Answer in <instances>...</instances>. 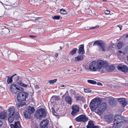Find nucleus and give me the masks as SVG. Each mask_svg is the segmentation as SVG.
<instances>
[{
  "label": "nucleus",
  "instance_id": "obj_1",
  "mask_svg": "<svg viewBox=\"0 0 128 128\" xmlns=\"http://www.w3.org/2000/svg\"><path fill=\"white\" fill-rule=\"evenodd\" d=\"M9 112L8 114V120L10 123H12L14 121V117L16 119L19 118V114L18 112H15V109L13 108H10L8 110Z\"/></svg>",
  "mask_w": 128,
  "mask_h": 128
},
{
  "label": "nucleus",
  "instance_id": "obj_2",
  "mask_svg": "<svg viewBox=\"0 0 128 128\" xmlns=\"http://www.w3.org/2000/svg\"><path fill=\"white\" fill-rule=\"evenodd\" d=\"M97 45L98 46V50L100 51H108L110 50L112 47L109 46L107 48L106 47V44L103 43L100 40H97L94 42L93 46Z\"/></svg>",
  "mask_w": 128,
  "mask_h": 128
},
{
  "label": "nucleus",
  "instance_id": "obj_3",
  "mask_svg": "<svg viewBox=\"0 0 128 128\" xmlns=\"http://www.w3.org/2000/svg\"><path fill=\"white\" fill-rule=\"evenodd\" d=\"M107 62L101 60H98L96 64L98 71L102 73L105 72V68L107 65Z\"/></svg>",
  "mask_w": 128,
  "mask_h": 128
},
{
  "label": "nucleus",
  "instance_id": "obj_4",
  "mask_svg": "<svg viewBox=\"0 0 128 128\" xmlns=\"http://www.w3.org/2000/svg\"><path fill=\"white\" fill-rule=\"evenodd\" d=\"M123 120L122 118L120 115H118L114 117V126H116L120 128L123 124Z\"/></svg>",
  "mask_w": 128,
  "mask_h": 128
},
{
  "label": "nucleus",
  "instance_id": "obj_5",
  "mask_svg": "<svg viewBox=\"0 0 128 128\" xmlns=\"http://www.w3.org/2000/svg\"><path fill=\"white\" fill-rule=\"evenodd\" d=\"M35 116L36 118L40 120L46 116V112L44 109L40 108L36 111Z\"/></svg>",
  "mask_w": 128,
  "mask_h": 128
},
{
  "label": "nucleus",
  "instance_id": "obj_6",
  "mask_svg": "<svg viewBox=\"0 0 128 128\" xmlns=\"http://www.w3.org/2000/svg\"><path fill=\"white\" fill-rule=\"evenodd\" d=\"M107 107L106 103L105 102L100 103L98 104V107L96 110V112L99 114H102Z\"/></svg>",
  "mask_w": 128,
  "mask_h": 128
},
{
  "label": "nucleus",
  "instance_id": "obj_7",
  "mask_svg": "<svg viewBox=\"0 0 128 128\" xmlns=\"http://www.w3.org/2000/svg\"><path fill=\"white\" fill-rule=\"evenodd\" d=\"M28 94L26 92H20L18 94L17 98L18 101L19 102H22L25 101L28 97Z\"/></svg>",
  "mask_w": 128,
  "mask_h": 128
},
{
  "label": "nucleus",
  "instance_id": "obj_8",
  "mask_svg": "<svg viewBox=\"0 0 128 128\" xmlns=\"http://www.w3.org/2000/svg\"><path fill=\"white\" fill-rule=\"evenodd\" d=\"M100 103V102L98 99H94L92 100L90 104L91 110H94L97 109L98 104Z\"/></svg>",
  "mask_w": 128,
  "mask_h": 128
},
{
  "label": "nucleus",
  "instance_id": "obj_9",
  "mask_svg": "<svg viewBox=\"0 0 128 128\" xmlns=\"http://www.w3.org/2000/svg\"><path fill=\"white\" fill-rule=\"evenodd\" d=\"M24 89L18 85L13 84L11 86L10 90L12 94H16L18 92L24 90Z\"/></svg>",
  "mask_w": 128,
  "mask_h": 128
},
{
  "label": "nucleus",
  "instance_id": "obj_10",
  "mask_svg": "<svg viewBox=\"0 0 128 128\" xmlns=\"http://www.w3.org/2000/svg\"><path fill=\"white\" fill-rule=\"evenodd\" d=\"M118 70L124 73L127 72L128 71V68L126 66L122 65L120 64L118 66Z\"/></svg>",
  "mask_w": 128,
  "mask_h": 128
},
{
  "label": "nucleus",
  "instance_id": "obj_11",
  "mask_svg": "<svg viewBox=\"0 0 128 128\" xmlns=\"http://www.w3.org/2000/svg\"><path fill=\"white\" fill-rule=\"evenodd\" d=\"M72 110L71 112V114L72 116H74L77 114L79 111V107L77 105H74L72 107Z\"/></svg>",
  "mask_w": 128,
  "mask_h": 128
},
{
  "label": "nucleus",
  "instance_id": "obj_12",
  "mask_svg": "<svg viewBox=\"0 0 128 128\" xmlns=\"http://www.w3.org/2000/svg\"><path fill=\"white\" fill-rule=\"evenodd\" d=\"M89 68L90 70L93 71H96L98 70L96 62L95 61H93L90 64Z\"/></svg>",
  "mask_w": 128,
  "mask_h": 128
},
{
  "label": "nucleus",
  "instance_id": "obj_13",
  "mask_svg": "<svg viewBox=\"0 0 128 128\" xmlns=\"http://www.w3.org/2000/svg\"><path fill=\"white\" fill-rule=\"evenodd\" d=\"M76 120L78 122H84L87 121L88 119L85 115L82 114L77 117Z\"/></svg>",
  "mask_w": 128,
  "mask_h": 128
},
{
  "label": "nucleus",
  "instance_id": "obj_14",
  "mask_svg": "<svg viewBox=\"0 0 128 128\" xmlns=\"http://www.w3.org/2000/svg\"><path fill=\"white\" fill-rule=\"evenodd\" d=\"M49 123V121L47 120H42L40 123V128H48Z\"/></svg>",
  "mask_w": 128,
  "mask_h": 128
},
{
  "label": "nucleus",
  "instance_id": "obj_15",
  "mask_svg": "<svg viewBox=\"0 0 128 128\" xmlns=\"http://www.w3.org/2000/svg\"><path fill=\"white\" fill-rule=\"evenodd\" d=\"M18 84L20 86L25 88L28 87L29 88L30 86V82L28 80H27L26 83L25 84L22 82L20 81H19L18 82Z\"/></svg>",
  "mask_w": 128,
  "mask_h": 128
},
{
  "label": "nucleus",
  "instance_id": "obj_16",
  "mask_svg": "<svg viewBox=\"0 0 128 128\" xmlns=\"http://www.w3.org/2000/svg\"><path fill=\"white\" fill-rule=\"evenodd\" d=\"M115 67L113 65H109L107 62V65L106 67L105 72L106 71L108 72H112L114 71L115 69Z\"/></svg>",
  "mask_w": 128,
  "mask_h": 128
},
{
  "label": "nucleus",
  "instance_id": "obj_17",
  "mask_svg": "<svg viewBox=\"0 0 128 128\" xmlns=\"http://www.w3.org/2000/svg\"><path fill=\"white\" fill-rule=\"evenodd\" d=\"M104 119L109 124L113 120L112 116L111 114L105 115Z\"/></svg>",
  "mask_w": 128,
  "mask_h": 128
},
{
  "label": "nucleus",
  "instance_id": "obj_18",
  "mask_svg": "<svg viewBox=\"0 0 128 128\" xmlns=\"http://www.w3.org/2000/svg\"><path fill=\"white\" fill-rule=\"evenodd\" d=\"M10 126L11 128H22L19 121L15 122L14 124H11Z\"/></svg>",
  "mask_w": 128,
  "mask_h": 128
},
{
  "label": "nucleus",
  "instance_id": "obj_19",
  "mask_svg": "<svg viewBox=\"0 0 128 128\" xmlns=\"http://www.w3.org/2000/svg\"><path fill=\"white\" fill-rule=\"evenodd\" d=\"M78 53L80 54L81 55H82L84 53V44H81L79 46Z\"/></svg>",
  "mask_w": 128,
  "mask_h": 128
},
{
  "label": "nucleus",
  "instance_id": "obj_20",
  "mask_svg": "<svg viewBox=\"0 0 128 128\" xmlns=\"http://www.w3.org/2000/svg\"><path fill=\"white\" fill-rule=\"evenodd\" d=\"M0 31L1 32H4V34H7L9 32V30L4 26L0 27Z\"/></svg>",
  "mask_w": 128,
  "mask_h": 128
},
{
  "label": "nucleus",
  "instance_id": "obj_21",
  "mask_svg": "<svg viewBox=\"0 0 128 128\" xmlns=\"http://www.w3.org/2000/svg\"><path fill=\"white\" fill-rule=\"evenodd\" d=\"M7 115V113L5 111H3L1 112H0V118L4 119L6 117Z\"/></svg>",
  "mask_w": 128,
  "mask_h": 128
},
{
  "label": "nucleus",
  "instance_id": "obj_22",
  "mask_svg": "<svg viewBox=\"0 0 128 128\" xmlns=\"http://www.w3.org/2000/svg\"><path fill=\"white\" fill-rule=\"evenodd\" d=\"M119 101L120 102V104L123 107L126 106L127 104L124 98H121L119 99Z\"/></svg>",
  "mask_w": 128,
  "mask_h": 128
},
{
  "label": "nucleus",
  "instance_id": "obj_23",
  "mask_svg": "<svg viewBox=\"0 0 128 128\" xmlns=\"http://www.w3.org/2000/svg\"><path fill=\"white\" fill-rule=\"evenodd\" d=\"M83 59V57L82 55H80L74 58V61L76 62L80 61L82 60Z\"/></svg>",
  "mask_w": 128,
  "mask_h": 128
},
{
  "label": "nucleus",
  "instance_id": "obj_24",
  "mask_svg": "<svg viewBox=\"0 0 128 128\" xmlns=\"http://www.w3.org/2000/svg\"><path fill=\"white\" fill-rule=\"evenodd\" d=\"M26 110L28 111L31 114L34 112L35 109L34 107L29 106Z\"/></svg>",
  "mask_w": 128,
  "mask_h": 128
},
{
  "label": "nucleus",
  "instance_id": "obj_25",
  "mask_svg": "<svg viewBox=\"0 0 128 128\" xmlns=\"http://www.w3.org/2000/svg\"><path fill=\"white\" fill-rule=\"evenodd\" d=\"M65 100L66 102L70 104H72V100L70 96H66Z\"/></svg>",
  "mask_w": 128,
  "mask_h": 128
},
{
  "label": "nucleus",
  "instance_id": "obj_26",
  "mask_svg": "<svg viewBox=\"0 0 128 128\" xmlns=\"http://www.w3.org/2000/svg\"><path fill=\"white\" fill-rule=\"evenodd\" d=\"M24 113V116L26 118L29 119L30 117L31 114L27 110L25 111Z\"/></svg>",
  "mask_w": 128,
  "mask_h": 128
},
{
  "label": "nucleus",
  "instance_id": "obj_27",
  "mask_svg": "<svg viewBox=\"0 0 128 128\" xmlns=\"http://www.w3.org/2000/svg\"><path fill=\"white\" fill-rule=\"evenodd\" d=\"M94 124L92 121H89L88 125L86 126L87 128H92L94 126Z\"/></svg>",
  "mask_w": 128,
  "mask_h": 128
},
{
  "label": "nucleus",
  "instance_id": "obj_28",
  "mask_svg": "<svg viewBox=\"0 0 128 128\" xmlns=\"http://www.w3.org/2000/svg\"><path fill=\"white\" fill-rule=\"evenodd\" d=\"M78 50V49L76 48H74L70 52L69 54L72 55H73L76 54V51Z\"/></svg>",
  "mask_w": 128,
  "mask_h": 128
},
{
  "label": "nucleus",
  "instance_id": "obj_29",
  "mask_svg": "<svg viewBox=\"0 0 128 128\" xmlns=\"http://www.w3.org/2000/svg\"><path fill=\"white\" fill-rule=\"evenodd\" d=\"M10 57L11 58L14 59L17 58L18 56L17 54L15 53H12L10 54Z\"/></svg>",
  "mask_w": 128,
  "mask_h": 128
},
{
  "label": "nucleus",
  "instance_id": "obj_30",
  "mask_svg": "<svg viewBox=\"0 0 128 128\" xmlns=\"http://www.w3.org/2000/svg\"><path fill=\"white\" fill-rule=\"evenodd\" d=\"M109 102L110 104L112 106H114V105L115 102L114 100V99H110L109 100Z\"/></svg>",
  "mask_w": 128,
  "mask_h": 128
},
{
  "label": "nucleus",
  "instance_id": "obj_31",
  "mask_svg": "<svg viewBox=\"0 0 128 128\" xmlns=\"http://www.w3.org/2000/svg\"><path fill=\"white\" fill-rule=\"evenodd\" d=\"M26 103L24 102H22L20 103H18L16 104V106L17 107L20 108V107L26 105Z\"/></svg>",
  "mask_w": 128,
  "mask_h": 128
},
{
  "label": "nucleus",
  "instance_id": "obj_32",
  "mask_svg": "<svg viewBox=\"0 0 128 128\" xmlns=\"http://www.w3.org/2000/svg\"><path fill=\"white\" fill-rule=\"evenodd\" d=\"M52 99H53L55 101H58L60 98L58 96H53L51 98Z\"/></svg>",
  "mask_w": 128,
  "mask_h": 128
},
{
  "label": "nucleus",
  "instance_id": "obj_33",
  "mask_svg": "<svg viewBox=\"0 0 128 128\" xmlns=\"http://www.w3.org/2000/svg\"><path fill=\"white\" fill-rule=\"evenodd\" d=\"M88 82L91 84H96V82L93 80H88Z\"/></svg>",
  "mask_w": 128,
  "mask_h": 128
},
{
  "label": "nucleus",
  "instance_id": "obj_34",
  "mask_svg": "<svg viewBox=\"0 0 128 128\" xmlns=\"http://www.w3.org/2000/svg\"><path fill=\"white\" fill-rule=\"evenodd\" d=\"M57 80V79H55L54 80H49L48 82V83H49L50 84H53Z\"/></svg>",
  "mask_w": 128,
  "mask_h": 128
},
{
  "label": "nucleus",
  "instance_id": "obj_35",
  "mask_svg": "<svg viewBox=\"0 0 128 128\" xmlns=\"http://www.w3.org/2000/svg\"><path fill=\"white\" fill-rule=\"evenodd\" d=\"M118 49H121L123 46V44L121 42H119L118 44Z\"/></svg>",
  "mask_w": 128,
  "mask_h": 128
},
{
  "label": "nucleus",
  "instance_id": "obj_36",
  "mask_svg": "<svg viewBox=\"0 0 128 128\" xmlns=\"http://www.w3.org/2000/svg\"><path fill=\"white\" fill-rule=\"evenodd\" d=\"M60 12L61 14H67V12L64 10L63 9L60 10Z\"/></svg>",
  "mask_w": 128,
  "mask_h": 128
},
{
  "label": "nucleus",
  "instance_id": "obj_37",
  "mask_svg": "<svg viewBox=\"0 0 128 128\" xmlns=\"http://www.w3.org/2000/svg\"><path fill=\"white\" fill-rule=\"evenodd\" d=\"M12 78H13L15 81L17 80L18 79V77L16 76V74H15L13 75L12 77Z\"/></svg>",
  "mask_w": 128,
  "mask_h": 128
},
{
  "label": "nucleus",
  "instance_id": "obj_38",
  "mask_svg": "<svg viewBox=\"0 0 128 128\" xmlns=\"http://www.w3.org/2000/svg\"><path fill=\"white\" fill-rule=\"evenodd\" d=\"M84 91L86 93L90 92H91L89 88H84Z\"/></svg>",
  "mask_w": 128,
  "mask_h": 128
},
{
  "label": "nucleus",
  "instance_id": "obj_39",
  "mask_svg": "<svg viewBox=\"0 0 128 128\" xmlns=\"http://www.w3.org/2000/svg\"><path fill=\"white\" fill-rule=\"evenodd\" d=\"M8 78L7 80V82L8 84L10 83L11 82H12V77L11 78H10L8 76Z\"/></svg>",
  "mask_w": 128,
  "mask_h": 128
},
{
  "label": "nucleus",
  "instance_id": "obj_40",
  "mask_svg": "<svg viewBox=\"0 0 128 128\" xmlns=\"http://www.w3.org/2000/svg\"><path fill=\"white\" fill-rule=\"evenodd\" d=\"M52 18L53 19L58 20L60 18V16H52Z\"/></svg>",
  "mask_w": 128,
  "mask_h": 128
},
{
  "label": "nucleus",
  "instance_id": "obj_41",
  "mask_svg": "<svg viewBox=\"0 0 128 128\" xmlns=\"http://www.w3.org/2000/svg\"><path fill=\"white\" fill-rule=\"evenodd\" d=\"M29 1L31 4H34L36 1L37 2V1H36L35 0H29Z\"/></svg>",
  "mask_w": 128,
  "mask_h": 128
},
{
  "label": "nucleus",
  "instance_id": "obj_42",
  "mask_svg": "<svg viewBox=\"0 0 128 128\" xmlns=\"http://www.w3.org/2000/svg\"><path fill=\"white\" fill-rule=\"evenodd\" d=\"M124 51L125 52V53H128V46L126 47L125 48Z\"/></svg>",
  "mask_w": 128,
  "mask_h": 128
},
{
  "label": "nucleus",
  "instance_id": "obj_43",
  "mask_svg": "<svg viewBox=\"0 0 128 128\" xmlns=\"http://www.w3.org/2000/svg\"><path fill=\"white\" fill-rule=\"evenodd\" d=\"M110 12V11L108 10H106L104 12L105 14H109Z\"/></svg>",
  "mask_w": 128,
  "mask_h": 128
},
{
  "label": "nucleus",
  "instance_id": "obj_44",
  "mask_svg": "<svg viewBox=\"0 0 128 128\" xmlns=\"http://www.w3.org/2000/svg\"><path fill=\"white\" fill-rule=\"evenodd\" d=\"M82 98L80 96H78L76 97V99L77 100H81Z\"/></svg>",
  "mask_w": 128,
  "mask_h": 128
},
{
  "label": "nucleus",
  "instance_id": "obj_45",
  "mask_svg": "<svg viewBox=\"0 0 128 128\" xmlns=\"http://www.w3.org/2000/svg\"><path fill=\"white\" fill-rule=\"evenodd\" d=\"M99 26L98 25H97L95 26H94L93 27L91 28H90V29H92L94 28H98L99 27Z\"/></svg>",
  "mask_w": 128,
  "mask_h": 128
},
{
  "label": "nucleus",
  "instance_id": "obj_46",
  "mask_svg": "<svg viewBox=\"0 0 128 128\" xmlns=\"http://www.w3.org/2000/svg\"><path fill=\"white\" fill-rule=\"evenodd\" d=\"M34 87L35 89H38L39 88V86L38 85H36Z\"/></svg>",
  "mask_w": 128,
  "mask_h": 128
},
{
  "label": "nucleus",
  "instance_id": "obj_47",
  "mask_svg": "<svg viewBox=\"0 0 128 128\" xmlns=\"http://www.w3.org/2000/svg\"><path fill=\"white\" fill-rule=\"evenodd\" d=\"M51 109L52 110V113L53 114L55 113V110H54V108H52Z\"/></svg>",
  "mask_w": 128,
  "mask_h": 128
},
{
  "label": "nucleus",
  "instance_id": "obj_48",
  "mask_svg": "<svg viewBox=\"0 0 128 128\" xmlns=\"http://www.w3.org/2000/svg\"><path fill=\"white\" fill-rule=\"evenodd\" d=\"M97 84L98 85L100 86H102L103 85L102 84V83L100 82H98L97 83Z\"/></svg>",
  "mask_w": 128,
  "mask_h": 128
},
{
  "label": "nucleus",
  "instance_id": "obj_49",
  "mask_svg": "<svg viewBox=\"0 0 128 128\" xmlns=\"http://www.w3.org/2000/svg\"><path fill=\"white\" fill-rule=\"evenodd\" d=\"M122 85L124 86H128V83H125V84H122Z\"/></svg>",
  "mask_w": 128,
  "mask_h": 128
},
{
  "label": "nucleus",
  "instance_id": "obj_50",
  "mask_svg": "<svg viewBox=\"0 0 128 128\" xmlns=\"http://www.w3.org/2000/svg\"><path fill=\"white\" fill-rule=\"evenodd\" d=\"M2 124V121L0 120V127L1 126Z\"/></svg>",
  "mask_w": 128,
  "mask_h": 128
},
{
  "label": "nucleus",
  "instance_id": "obj_51",
  "mask_svg": "<svg viewBox=\"0 0 128 128\" xmlns=\"http://www.w3.org/2000/svg\"><path fill=\"white\" fill-rule=\"evenodd\" d=\"M29 36L31 38H34L36 37V36L32 35H30Z\"/></svg>",
  "mask_w": 128,
  "mask_h": 128
},
{
  "label": "nucleus",
  "instance_id": "obj_52",
  "mask_svg": "<svg viewBox=\"0 0 128 128\" xmlns=\"http://www.w3.org/2000/svg\"><path fill=\"white\" fill-rule=\"evenodd\" d=\"M118 52L120 53H123V54H124V53H123L122 52V51H121V50H120L119 51V52Z\"/></svg>",
  "mask_w": 128,
  "mask_h": 128
},
{
  "label": "nucleus",
  "instance_id": "obj_53",
  "mask_svg": "<svg viewBox=\"0 0 128 128\" xmlns=\"http://www.w3.org/2000/svg\"><path fill=\"white\" fill-rule=\"evenodd\" d=\"M92 128H98V126H94Z\"/></svg>",
  "mask_w": 128,
  "mask_h": 128
},
{
  "label": "nucleus",
  "instance_id": "obj_54",
  "mask_svg": "<svg viewBox=\"0 0 128 128\" xmlns=\"http://www.w3.org/2000/svg\"><path fill=\"white\" fill-rule=\"evenodd\" d=\"M58 53H56L55 55V57L57 58L58 57Z\"/></svg>",
  "mask_w": 128,
  "mask_h": 128
},
{
  "label": "nucleus",
  "instance_id": "obj_55",
  "mask_svg": "<svg viewBox=\"0 0 128 128\" xmlns=\"http://www.w3.org/2000/svg\"><path fill=\"white\" fill-rule=\"evenodd\" d=\"M87 107V105L86 104H85L84 106V107L85 108H86Z\"/></svg>",
  "mask_w": 128,
  "mask_h": 128
},
{
  "label": "nucleus",
  "instance_id": "obj_56",
  "mask_svg": "<svg viewBox=\"0 0 128 128\" xmlns=\"http://www.w3.org/2000/svg\"><path fill=\"white\" fill-rule=\"evenodd\" d=\"M70 91H71V92H73L74 94L75 93V91H74V90H71Z\"/></svg>",
  "mask_w": 128,
  "mask_h": 128
},
{
  "label": "nucleus",
  "instance_id": "obj_57",
  "mask_svg": "<svg viewBox=\"0 0 128 128\" xmlns=\"http://www.w3.org/2000/svg\"><path fill=\"white\" fill-rule=\"evenodd\" d=\"M60 87H66V86H65L64 85H62V86H60Z\"/></svg>",
  "mask_w": 128,
  "mask_h": 128
},
{
  "label": "nucleus",
  "instance_id": "obj_58",
  "mask_svg": "<svg viewBox=\"0 0 128 128\" xmlns=\"http://www.w3.org/2000/svg\"><path fill=\"white\" fill-rule=\"evenodd\" d=\"M126 38H128V34H126Z\"/></svg>",
  "mask_w": 128,
  "mask_h": 128
},
{
  "label": "nucleus",
  "instance_id": "obj_59",
  "mask_svg": "<svg viewBox=\"0 0 128 128\" xmlns=\"http://www.w3.org/2000/svg\"><path fill=\"white\" fill-rule=\"evenodd\" d=\"M118 128V127H116V126H114V127H113V128Z\"/></svg>",
  "mask_w": 128,
  "mask_h": 128
},
{
  "label": "nucleus",
  "instance_id": "obj_60",
  "mask_svg": "<svg viewBox=\"0 0 128 128\" xmlns=\"http://www.w3.org/2000/svg\"><path fill=\"white\" fill-rule=\"evenodd\" d=\"M60 50H61L62 49V46H60Z\"/></svg>",
  "mask_w": 128,
  "mask_h": 128
},
{
  "label": "nucleus",
  "instance_id": "obj_61",
  "mask_svg": "<svg viewBox=\"0 0 128 128\" xmlns=\"http://www.w3.org/2000/svg\"><path fill=\"white\" fill-rule=\"evenodd\" d=\"M38 18H36V19L35 20H38Z\"/></svg>",
  "mask_w": 128,
  "mask_h": 128
},
{
  "label": "nucleus",
  "instance_id": "obj_62",
  "mask_svg": "<svg viewBox=\"0 0 128 128\" xmlns=\"http://www.w3.org/2000/svg\"><path fill=\"white\" fill-rule=\"evenodd\" d=\"M103 1H104L105 2H106L107 1V0H102Z\"/></svg>",
  "mask_w": 128,
  "mask_h": 128
},
{
  "label": "nucleus",
  "instance_id": "obj_63",
  "mask_svg": "<svg viewBox=\"0 0 128 128\" xmlns=\"http://www.w3.org/2000/svg\"><path fill=\"white\" fill-rule=\"evenodd\" d=\"M72 126H70L69 127V128H72Z\"/></svg>",
  "mask_w": 128,
  "mask_h": 128
},
{
  "label": "nucleus",
  "instance_id": "obj_64",
  "mask_svg": "<svg viewBox=\"0 0 128 128\" xmlns=\"http://www.w3.org/2000/svg\"><path fill=\"white\" fill-rule=\"evenodd\" d=\"M42 30H43L42 31V32H44V30L43 29Z\"/></svg>",
  "mask_w": 128,
  "mask_h": 128
}]
</instances>
